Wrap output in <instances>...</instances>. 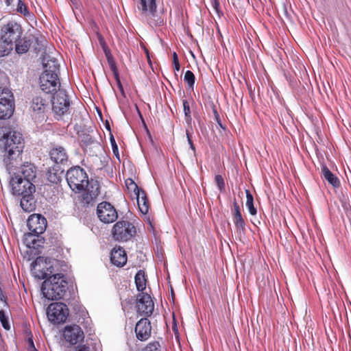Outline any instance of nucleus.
Here are the masks:
<instances>
[{
  "instance_id": "0eeeda50",
  "label": "nucleus",
  "mask_w": 351,
  "mask_h": 351,
  "mask_svg": "<svg viewBox=\"0 0 351 351\" xmlns=\"http://www.w3.org/2000/svg\"><path fill=\"white\" fill-rule=\"evenodd\" d=\"M52 110L56 115L62 117L69 110L70 102L66 92L63 89H59L53 96Z\"/></svg>"
},
{
  "instance_id": "4468645a",
  "label": "nucleus",
  "mask_w": 351,
  "mask_h": 351,
  "mask_svg": "<svg viewBox=\"0 0 351 351\" xmlns=\"http://www.w3.org/2000/svg\"><path fill=\"white\" fill-rule=\"evenodd\" d=\"M12 193L14 195H22L25 193H34L35 186L32 182L27 181L21 176H17L12 178L10 182Z\"/></svg>"
},
{
  "instance_id": "09e8293b",
  "label": "nucleus",
  "mask_w": 351,
  "mask_h": 351,
  "mask_svg": "<svg viewBox=\"0 0 351 351\" xmlns=\"http://www.w3.org/2000/svg\"><path fill=\"white\" fill-rule=\"evenodd\" d=\"M213 8H215V10L217 12L218 11V8H219V3L217 2V0H213Z\"/></svg>"
},
{
  "instance_id": "20e7f679",
  "label": "nucleus",
  "mask_w": 351,
  "mask_h": 351,
  "mask_svg": "<svg viewBox=\"0 0 351 351\" xmlns=\"http://www.w3.org/2000/svg\"><path fill=\"white\" fill-rule=\"evenodd\" d=\"M1 33L0 54L3 56L12 51L14 42L23 35V29L19 23L10 21L1 27Z\"/></svg>"
},
{
  "instance_id": "79ce46f5",
  "label": "nucleus",
  "mask_w": 351,
  "mask_h": 351,
  "mask_svg": "<svg viewBox=\"0 0 351 351\" xmlns=\"http://www.w3.org/2000/svg\"><path fill=\"white\" fill-rule=\"evenodd\" d=\"M75 351H89V348L85 345L79 346L76 348Z\"/></svg>"
},
{
  "instance_id": "2f4dec72",
  "label": "nucleus",
  "mask_w": 351,
  "mask_h": 351,
  "mask_svg": "<svg viewBox=\"0 0 351 351\" xmlns=\"http://www.w3.org/2000/svg\"><path fill=\"white\" fill-rule=\"evenodd\" d=\"M184 80L188 84L189 87L193 89L195 80L193 73L191 71H187L184 74Z\"/></svg>"
},
{
  "instance_id": "b1692460",
  "label": "nucleus",
  "mask_w": 351,
  "mask_h": 351,
  "mask_svg": "<svg viewBox=\"0 0 351 351\" xmlns=\"http://www.w3.org/2000/svg\"><path fill=\"white\" fill-rule=\"evenodd\" d=\"M135 195L139 210L143 214H147L149 210V203L144 191L138 189V192H136Z\"/></svg>"
},
{
  "instance_id": "f3484780",
  "label": "nucleus",
  "mask_w": 351,
  "mask_h": 351,
  "mask_svg": "<svg viewBox=\"0 0 351 351\" xmlns=\"http://www.w3.org/2000/svg\"><path fill=\"white\" fill-rule=\"evenodd\" d=\"M151 332V324L147 318H142L136 323L135 326V333L138 340H147L150 337Z\"/></svg>"
},
{
  "instance_id": "ea45409f",
  "label": "nucleus",
  "mask_w": 351,
  "mask_h": 351,
  "mask_svg": "<svg viewBox=\"0 0 351 351\" xmlns=\"http://www.w3.org/2000/svg\"><path fill=\"white\" fill-rule=\"evenodd\" d=\"M112 71H113V73H114L115 76H118L117 73V66L115 65V62L114 61V60H110L109 59V61H108Z\"/></svg>"
},
{
  "instance_id": "a19ab883",
  "label": "nucleus",
  "mask_w": 351,
  "mask_h": 351,
  "mask_svg": "<svg viewBox=\"0 0 351 351\" xmlns=\"http://www.w3.org/2000/svg\"><path fill=\"white\" fill-rule=\"evenodd\" d=\"M214 114H215V120L217 122L218 125L221 128H223V130L225 129V128L223 126L222 123H221V119H220V117H219V115L218 114V112H217L216 110H214Z\"/></svg>"
},
{
  "instance_id": "58836bf2",
  "label": "nucleus",
  "mask_w": 351,
  "mask_h": 351,
  "mask_svg": "<svg viewBox=\"0 0 351 351\" xmlns=\"http://www.w3.org/2000/svg\"><path fill=\"white\" fill-rule=\"evenodd\" d=\"M110 142H111V144H112V150H113L114 154L117 156V158H119V156H118V147H117V145L116 144L115 140H114V138L112 135L110 136Z\"/></svg>"
},
{
  "instance_id": "393cba45",
  "label": "nucleus",
  "mask_w": 351,
  "mask_h": 351,
  "mask_svg": "<svg viewBox=\"0 0 351 351\" xmlns=\"http://www.w3.org/2000/svg\"><path fill=\"white\" fill-rule=\"evenodd\" d=\"M322 173L324 178L335 188H337L340 185L339 180L335 176L326 166H323Z\"/></svg>"
},
{
  "instance_id": "5701e85b",
  "label": "nucleus",
  "mask_w": 351,
  "mask_h": 351,
  "mask_svg": "<svg viewBox=\"0 0 351 351\" xmlns=\"http://www.w3.org/2000/svg\"><path fill=\"white\" fill-rule=\"evenodd\" d=\"M21 196L22 197L21 199L20 204L23 210L26 212L32 211L35 207V202L33 197V193H25Z\"/></svg>"
},
{
  "instance_id": "dca6fc26",
  "label": "nucleus",
  "mask_w": 351,
  "mask_h": 351,
  "mask_svg": "<svg viewBox=\"0 0 351 351\" xmlns=\"http://www.w3.org/2000/svg\"><path fill=\"white\" fill-rule=\"evenodd\" d=\"M48 258L38 256L31 264L32 272L35 278L38 279L47 278V268L48 267Z\"/></svg>"
},
{
  "instance_id": "f8f14e48",
  "label": "nucleus",
  "mask_w": 351,
  "mask_h": 351,
  "mask_svg": "<svg viewBox=\"0 0 351 351\" xmlns=\"http://www.w3.org/2000/svg\"><path fill=\"white\" fill-rule=\"evenodd\" d=\"M40 87L46 93H52L60 89L58 75L56 73H42L40 76Z\"/></svg>"
},
{
  "instance_id": "aec40b11",
  "label": "nucleus",
  "mask_w": 351,
  "mask_h": 351,
  "mask_svg": "<svg viewBox=\"0 0 351 351\" xmlns=\"http://www.w3.org/2000/svg\"><path fill=\"white\" fill-rule=\"evenodd\" d=\"M20 173L23 179L32 182L36 178V170L35 166L32 163H25L21 166Z\"/></svg>"
},
{
  "instance_id": "2eb2a0df",
  "label": "nucleus",
  "mask_w": 351,
  "mask_h": 351,
  "mask_svg": "<svg viewBox=\"0 0 351 351\" xmlns=\"http://www.w3.org/2000/svg\"><path fill=\"white\" fill-rule=\"evenodd\" d=\"M137 312L141 315L150 316L154 308V304L151 296L145 293H141L137 296Z\"/></svg>"
},
{
  "instance_id": "423d86ee",
  "label": "nucleus",
  "mask_w": 351,
  "mask_h": 351,
  "mask_svg": "<svg viewBox=\"0 0 351 351\" xmlns=\"http://www.w3.org/2000/svg\"><path fill=\"white\" fill-rule=\"evenodd\" d=\"M14 110V97L7 88H0V119L10 118Z\"/></svg>"
},
{
  "instance_id": "a18cd8bd",
  "label": "nucleus",
  "mask_w": 351,
  "mask_h": 351,
  "mask_svg": "<svg viewBox=\"0 0 351 351\" xmlns=\"http://www.w3.org/2000/svg\"><path fill=\"white\" fill-rule=\"evenodd\" d=\"M116 78H117V80L118 87H119L121 93H122V95H123L124 94V90H123V86H122V84H121V83L118 76H117Z\"/></svg>"
},
{
  "instance_id": "7c9ffc66",
  "label": "nucleus",
  "mask_w": 351,
  "mask_h": 351,
  "mask_svg": "<svg viewBox=\"0 0 351 351\" xmlns=\"http://www.w3.org/2000/svg\"><path fill=\"white\" fill-rule=\"evenodd\" d=\"M16 12L23 14L25 17L31 16V14L28 10L27 5L24 3L22 0L18 1Z\"/></svg>"
},
{
  "instance_id": "bb28decb",
  "label": "nucleus",
  "mask_w": 351,
  "mask_h": 351,
  "mask_svg": "<svg viewBox=\"0 0 351 351\" xmlns=\"http://www.w3.org/2000/svg\"><path fill=\"white\" fill-rule=\"evenodd\" d=\"M44 69L45 70L43 73H51L58 75L59 64L54 58L47 60V62L44 63Z\"/></svg>"
},
{
  "instance_id": "8fccbe9b",
  "label": "nucleus",
  "mask_w": 351,
  "mask_h": 351,
  "mask_svg": "<svg viewBox=\"0 0 351 351\" xmlns=\"http://www.w3.org/2000/svg\"><path fill=\"white\" fill-rule=\"evenodd\" d=\"M36 243V239H32V245L30 244H27V246L29 247L35 248L36 247V246H35Z\"/></svg>"
},
{
  "instance_id": "c9c22d12",
  "label": "nucleus",
  "mask_w": 351,
  "mask_h": 351,
  "mask_svg": "<svg viewBox=\"0 0 351 351\" xmlns=\"http://www.w3.org/2000/svg\"><path fill=\"white\" fill-rule=\"evenodd\" d=\"M125 184L128 189L134 190V193H136V192H138V189H140L136 185V184L132 179L127 180L125 181Z\"/></svg>"
},
{
  "instance_id": "603ef678",
  "label": "nucleus",
  "mask_w": 351,
  "mask_h": 351,
  "mask_svg": "<svg viewBox=\"0 0 351 351\" xmlns=\"http://www.w3.org/2000/svg\"><path fill=\"white\" fill-rule=\"evenodd\" d=\"M4 1L7 6H10L12 4L13 0H4Z\"/></svg>"
},
{
  "instance_id": "37998d69",
  "label": "nucleus",
  "mask_w": 351,
  "mask_h": 351,
  "mask_svg": "<svg viewBox=\"0 0 351 351\" xmlns=\"http://www.w3.org/2000/svg\"><path fill=\"white\" fill-rule=\"evenodd\" d=\"M99 43L103 49V50L108 49V47L106 45V42L104 41V38L101 37H99Z\"/></svg>"
},
{
  "instance_id": "c85d7f7f",
  "label": "nucleus",
  "mask_w": 351,
  "mask_h": 351,
  "mask_svg": "<svg viewBox=\"0 0 351 351\" xmlns=\"http://www.w3.org/2000/svg\"><path fill=\"white\" fill-rule=\"evenodd\" d=\"M48 267L47 268V278H49L50 276L53 275L57 274L58 269L57 267L59 266L58 261L56 259L48 258Z\"/></svg>"
},
{
  "instance_id": "f257e3e1",
  "label": "nucleus",
  "mask_w": 351,
  "mask_h": 351,
  "mask_svg": "<svg viewBox=\"0 0 351 351\" xmlns=\"http://www.w3.org/2000/svg\"><path fill=\"white\" fill-rule=\"evenodd\" d=\"M66 179L70 188L75 192L84 189L80 199L83 206H93L96 202L100 193L99 184L93 179L88 180L86 171L80 167H75L69 169L66 174Z\"/></svg>"
},
{
  "instance_id": "de8ad7c7",
  "label": "nucleus",
  "mask_w": 351,
  "mask_h": 351,
  "mask_svg": "<svg viewBox=\"0 0 351 351\" xmlns=\"http://www.w3.org/2000/svg\"><path fill=\"white\" fill-rule=\"evenodd\" d=\"M186 135H187L188 142H189V145H190L191 148L193 151H195V147H194V145H193V142H192V141H191V138H190V136H189V134L188 132H186Z\"/></svg>"
},
{
  "instance_id": "c756f323",
  "label": "nucleus",
  "mask_w": 351,
  "mask_h": 351,
  "mask_svg": "<svg viewBox=\"0 0 351 351\" xmlns=\"http://www.w3.org/2000/svg\"><path fill=\"white\" fill-rule=\"evenodd\" d=\"M246 193V207L247 208L250 213L252 215H255L256 214V208L254 206V198L252 195L250 193L249 190L245 191Z\"/></svg>"
},
{
  "instance_id": "a878e982",
  "label": "nucleus",
  "mask_w": 351,
  "mask_h": 351,
  "mask_svg": "<svg viewBox=\"0 0 351 351\" xmlns=\"http://www.w3.org/2000/svg\"><path fill=\"white\" fill-rule=\"evenodd\" d=\"M47 105V101L45 99L37 96L33 98L31 107L34 112H41L44 111Z\"/></svg>"
},
{
  "instance_id": "a211bd4d",
  "label": "nucleus",
  "mask_w": 351,
  "mask_h": 351,
  "mask_svg": "<svg viewBox=\"0 0 351 351\" xmlns=\"http://www.w3.org/2000/svg\"><path fill=\"white\" fill-rule=\"evenodd\" d=\"M110 261L117 267H123L127 262V255L125 250L119 247H114L111 251Z\"/></svg>"
},
{
  "instance_id": "f704fd0d",
  "label": "nucleus",
  "mask_w": 351,
  "mask_h": 351,
  "mask_svg": "<svg viewBox=\"0 0 351 351\" xmlns=\"http://www.w3.org/2000/svg\"><path fill=\"white\" fill-rule=\"evenodd\" d=\"M215 182L220 191H223L225 189V184L223 178L220 175L215 176Z\"/></svg>"
},
{
  "instance_id": "7ed1b4c3",
  "label": "nucleus",
  "mask_w": 351,
  "mask_h": 351,
  "mask_svg": "<svg viewBox=\"0 0 351 351\" xmlns=\"http://www.w3.org/2000/svg\"><path fill=\"white\" fill-rule=\"evenodd\" d=\"M67 282L64 275L57 274L46 279L42 285L41 291L49 300L61 299L66 293Z\"/></svg>"
},
{
  "instance_id": "473e14b6",
  "label": "nucleus",
  "mask_w": 351,
  "mask_h": 351,
  "mask_svg": "<svg viewBox=\"0 0 351 351\" xmlns=\"http://www.w3.org/2000/svg\"><path fill=\"white\" fill-rule=\"evenodd\" d=\"M0 321L4 329L7 330H10V326L8 323V318L5 314V312L2 310L0 311Z\"/></svg>"
},
{
  "instance_id": "4be33fe9",
  "label": "nucleus",
  "mask_w": 351,
  "mask_h": 351,
  "mask_svg": "<svg viewBox=\"0 0 351 351\" xmlns=\"http://www.w3.org/2000/svg\"><path fill=\"white\" fill-rule=\"evenodd\" d=\"M234 212H233V221L239 231H243L245 229V221L241 215L239 206L236 200L233 202Z\"/></svg>"
},
{
  "instance_id": "6ab92c4d",
  "label": "nucleus",
  "mask_w": 351,
  "mask_h": 351,
  "mask_svg": "<svg viewBox=\"0 0 351 351\" xmlns=\"http://www.w3.org/2000/svg\"><path fill=\"white\" fill-rule=\"evenodd\" d=\"M51 159L57 164H64L68 160V155L65 149L60 145L53 147L50 152Z\"/></svg>"
},
{
  "instance_id": "ddd939ff",
  "label": "nucleus",
  "mask_w": 351,
  "mask_h": 351,
  "mask_svg": "<svg viewBox=\"0 0 351 351\" xmlns=\"http://www.w3.org/2000/svg\"><path fill=\"white\" fill-rule=\"evenodd\" d=\"M97 215L99 220L105 223H112L118 217L116 209L112 205L106 202H103L98 204Z\"/></svg>"
},
{
  "instance_id": "4c0bfd02",
  "label": "nucleus",
  "mask_w": 351,
  "mask_h": 351,
  "mask_svg": "<svg viewBox=\"0 0 351 351\" xmlns=\"http://www.w3.org/2000/svg\"><path fill=\"white\" fill-rule=\"evenodd\" d=\"M173 62L174 64L175 70L178 71L180 70V64L178 61V57L176 52H173Z\"/></svg>"
},
{
  "instance_id": "cd10ccee",
  "label": "nucleus",
  "mask_w": 351,
  "mask_h": 351,
  "mask_svg": "<svg viewBox=\"0 0 351 351\" xmlns=\"http://www.w3.org/2000/svg\"><path fill=\"white\" fill-rule=\"evenodd\" d=\"M135 284L136 289L139 291H143L146 287V278L145 272L143 270H139L135 276Z\"/></svg>"
},
{
  "instance_id": "9b49d317",
  "label": "nucleus",
  "mask_w": 351,
  "mask_h": 351,
  "mask_svg": "<svg viewBox=\"0 0 351 351\" xmlns=\"http://www.w3.org/2000/svg\"><path fill=\"white\" fill-rule=\"evenodd\" d=\"M62 335L64 339L72 346L83 341L84 339L82 329L76 324L66 325L63 329Z\"/></svg>"
},
{
  "instance_id": "c03bdc74",
  "label": "nucleus",
  "mask_w": 351,
  "mask_h": 351,
  "mask_svg": "<svg viewBox=\"0 0 351 351\" xmlns=\"http://www.w3.org/2000/svg\"><path fill=\"white\" fill-rule=\"evenodd\" d=\"M104 51L105 53V55L106 56V58H107L108 61H109V59L110 60H112L113 59L112 56H111V54H110V50L108 49V48L106 49H104Z\"/></svg>"
},
{
  "instance_id": "1a4fd4ad",
  "label": "nucleus",
  "mask_w": 351,
  "mask_h": 351,
  "mask_svg": "<svg viewBox=\"0 0 351 351\" xmlns=\"http://www.w3.org/2000/svg\"><path fill=\"white\" fill-rule=\"evenodd\" d=\"M136 6L138 10L141 12V14L149 21V23L154 25L160 24L162 21L153 20L152 17L155 16L156 12V1L158 0H136Z\"/></svg>"
},
{
  "instance_id": "6e6552de",
  "label": "nucleus",
  "mask_w": 351,
  "mask_h": 351,
  "mask_svg": "<svg viewBox=\"0 0 351 351\" xmlns=\"http://www.w3.org/2000/svg\"><path fill=\"white\" fill-rule=\"evenodd\" d=\"M47 314L49 321L59 324L66 321L69 315V308L64 303H52L48 306Z\"/></svg>"
},
{
  "instance_id": "9d476101",
  "label": "nucleus",
  "mask_w": 351,
  "mask_h": 351,
  "mask_svg": "<svg viewBox=\"0 0 351 351\" xmlns=\"http://www.w3.org/2000/svg\"><path fill=\"white\" fill-rule=\"evenodd\" d=\"M27 226L30 231L27 237L32 239L33 236L38 237L45 232L47 228V220L40 215H32L27 219Z\"/></svg>"
},
{
  "instance_id": "e433bc0d",
  "label": "nucleus",
  "mask_w": 351,
  "mask_h": 351,
  "mask_svg": "<svg viewBox=\"0 0 351 351\" xmlns=\"http://www.w3.org/2000/svg\"><path fill=\"white\" fill-rule=\"evenodd\" d=\"M183 107H184V111L185 116L187 117V119H191V116H190L191 110H190L189 104L187 101H186V100L183 101Z\"/></svg>"
},
{
  "instance_id": "72a5a7b5",
  "label": "nucleus",
  "mask_w": 351,
  "mask_h": 351,
  "mask_svg": "<svg viewBox=\"0 0 351 351\" xmlns=\"http://www.w3.org/2000/svg\"><path fill=\"white\" fill-rule=\"evenodd\" d=\"M160 344L158 341L149 343L145 348V351H159Z\"/></svg>"
},
{
  "instance_id": "412c9836",
  "label": "nucleus",
  "mask_w": 351,
  "mask_h": 351,
  "mask_svg": "<svg viewBox=\"0 0 351 351\" xmlns=\"http://www.w3.org/2000/svg\"><path fill=\"white\" fill-rule=\"evenodd\" d=\"M31 45L32 40L29 38L21 36L16 42H14V47L18 54H23L29 51Z\"/></svg>"
},
{
  "instance_id": "39448f33",
  "label": "nucleus",
  "mask_w": 351,
  "mask_h": 351,
  "mask_svg": "<svg viewBox=\"0 0 351 351\" xmlns=\"http://www.w3.org/2000/svg\"><path fill=\"white\" fill-rule=\"evenodd\" d=\"M112 233L115 240L127 241L136 234V228L129 221H119L114 225Z\"/></svg>"
},
{
  "instance_id": "3c124183",
  "label": "nucleus",
  "mask_w": 351,
  "mask_h": 351,
  "mask_svg": "<svg viewBox=\"0 0 351 351\" xmlns=\"http://www.w3.org/2000/svg\"><path fill=\"white\" fill-rule=\"evenodd\" d=\"M43 44H40V45L38 44V47H36L35 50L37 51H40L43 49Z\"/></svg>"
},
{
  "instance_id": "49530a36",
  "label": "nucleus",
  "mask_w": 351,
  "mask_h": 351,
  "mask_svg": "<svg viewBox=\"0 0 351 351\" xmlns=\"http://www.w3.org/2000/svg\"><path fill=\"white\" fill-rule=\"evenodd\" d=\"M29 351H38L35 347H34V342L32 341V339H29Z\"/></svg>"
},
{
  "instance_id": "f03ea898",
  "label": "nucleus",
  "mask_w": 351,
  "mask_h": 351,
  "mask_svg": "<svg viewBox=\"0 0 351 351\" xmlns=\"http://www.w3.org/2000/svg\"><path fill=\"white\" fill-rule=\"evenodd\" d=\"M0 146L3 147L5 154L8 158H13L19 155L23 149V142L20 132L12 131L9 127L0 128Z\"/></svg>"
},
{
  "instance_id": "864d4df0",
  "label": "nucleus",
  "mask_w": 351,
  "mask_h": 351,
  "mask_svg": "<svg viewBox=\"0 0 351 351\" xmlns=\"http://www.w3.org/2000/svg\"><path fill=\"white\" fill-rule=\"evenodd\" d=\"M49 180H50L51 182H56V177L53 178L51 176H49Z\"/></svg>"
}]
</instances>
